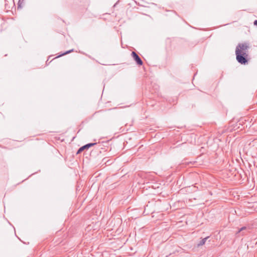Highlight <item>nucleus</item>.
Returning a JSON list of instances; mask_svg holds the SVG:
<instances>
[{
	"instance_id": "1",
	"label": "nucleus",
	"mask_w": 257,
	"mask_h": 257,
	"mask_svg": "<svg viewBox=\"0 0 257 257\" xmlns=\"http://www.w3.org/2000/svg\"><path fill=\"white\" fill-rule=\"evenodd\" d=\"M236 60L241 64L245 65L248 62V54H242L237 50H235Z\"/></svg>"
},
{
	"instance_id": "2",
	"label": "nucleus",
	"mask_w": 257,
	"mask_h": 257,
	"mask_svg": "<svg viewBox=\"0 0 257 257\" xmlns=\"http://www.w3.org/2000/svg\"><path fill=\"white\" fill-rule=\"evenodd\" d=\"M249 48V44L247 43H239L236 46L235 50H237L238 49L241 53L248 54V49Z\"/></svg>"
},
{
	"instance_id": "3",
	"label": "nucleus",
	"mask_w": 257,
	"mask_h": 257,
	"mask_svg": "<svg viewBox=\"0 0 257 257\" xmlns=\"http://www.w3.org/2000/svg\"><path fill=\"white\" fill-rule=\"evenodd\" d=\"M132 56L133 58H134V60L136 62L137 64L139 65H143V61L140 58V57L139 56V55L135 52H132Z\"/></svg>"
},
{
	"instance_id": "4",
	"label": "nucleus",
	"mask_w": 257,
	"mask_h": 257,
	"mask_svg": "<svg viewBox=\"0 0 257 257\" xmlns=\"http://www.w3.org/2000/svg\"><path fill=\"white\" fill-rule=\"evenodd\" d=\"M96 144V143L87 144L81 147V148H80L79 149V150H78L77 154H79V153H81L82 151H83V150H84L85 149H88L90 147L93 146Z\"/></svg>"
},
{
	"instance_id": "5",
	"label": "nucleus",
	"mask_w": 257,
	"mask_h": 257,
	"mask_svg": "<svg viewBox=\"0 0 257 257\" xmlns=\"http://www.w3.org/2000/svg\"><path fill=\"white\" fill-rule=\"evenodd\" d=\"M209 237V236H207L201 240L199 243L198 244V246H199L204 245L206 241Z\"/></svg>"
},
{
	"instance_id": "6",
	"label": "nucleus",
	"mask_w": 257,
	"mask_h": 257,
	"mask_svg": "<svg viewBox=\"0 0 257 257\" xmlns=\"http://www.w3.org/2000/svg\"><path fill=\"white\" fill-rule=\"evenodd\" d=\"M73 49H71L70 50L67 51L66 52H65V53H64L59 55L58 57H56V58H58V57H59L60 56H63L64 55L67 54H68V53H70L71 52H73Z\"/></svg>"
},
{
	"instance_id": "7",
	"label": "nucleus",
	"mask_w": 257,
	"mask_h": 257,
	"mask_svg": "<svg viewBox=\"0 0 257 257\" xmlns=\"http://www.w3.org/2000/svg\"><path fill=\"white\" fill-rule=\"evenodd\" d=\"M246 229H247L246 227L243 226V227H241V228L239 229V230L238 231L237 233H239V232H240L242 231L246 230Z\"/></svg>"
},
{
	"instance_id": "8",
	"label": "nucleus",
	"mask_w": 257,
	"mask_h": 257,
	"mask_svg": "<svg viewBox=\"0 0 257 257\" xmlns=\"http://www.w3.org/2000/svg\"><path fill=\"white\" fill-rule=\"evenodd\" d=\"M254 25L257 26V20H255L253 22Z\"/></svg>"
}]
</instances>
